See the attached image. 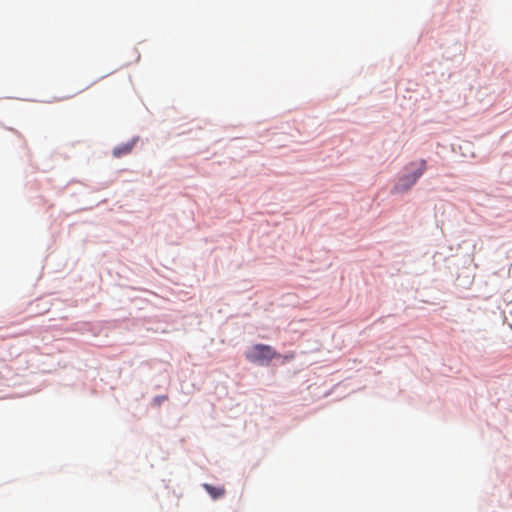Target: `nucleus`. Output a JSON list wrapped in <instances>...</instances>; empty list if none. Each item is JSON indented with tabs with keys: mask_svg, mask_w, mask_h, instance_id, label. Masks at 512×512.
<instances>
[{
	"mask_svg": "<svg viewBox=\"0 0 512 512\" xmlns=\"http://www.w3.org/2000/svg\"><path fill=\"white\" fill-rule=\"evenodd\" d=\"M134 145V140L121 144L113 149V155L117 158L128 155L133 150Z\"/></svg>",
	"mask_w": 512,
	"mask_h": 512,
	"instance_id": "3",
	"label": "nucleus"
},
{
	"mask_svg": "<svg viewBox=\"0 0 512 512\" xmlns=\"http://www.w3.org/2000/svg\"><path fill=\"white\" fill-rule=\"evenodd\" d=\"M203 487L214 500L225 494V489L223 487H215L210 484H204Z\"/></svg>",
	"mask_w": 512,
	"mask_h": 512,
	"instance_id": "4",
	"label": "nucleus"
},
{
	"mask_svg": "<svg viewBox=\"0 0 512 512\" xmlns=\"http://www.w3.org/2000/svg\"><path fill=\"white\" fill-rule=\"evenodd\" d=\"M407 169H414L411 174L403 175L399 177L397 183L394 185L393 193H403L411 189L417 182V180L424 174L427 169V162L424 159H420L415 162H411L406 166Z\"/></svg>",
	"mask_w": 512,
	"mask_h": 512,
	"instance_id": "1",
	"label": "nucleus"
},
{
	"mask_svg": "<svg viewBox=\"0 0 512 512\" xmlns=\"http://www.w3.org/2000/svg\"><path fill=\"white\" fill-rule=\"evenodd\" d=\"M246 359L259 365L268 364L272 359L279 356L276 350L265 344L253 345L245 354Z\"/></svg>",
	"mask_w": 512,
	"mask_h": 512,
	"instance_id": "2",
	"label": "nucleus"
}]
</instances>
